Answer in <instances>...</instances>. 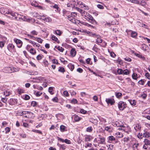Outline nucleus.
I'll list each match as a JSON object with an SVG mask.
<instances>
[{
  "mask_svg": "<svg viewBox=\"0 0 150 150\" xmlns=\"http://www.w3.org/2000/svg\"><path fill=\"white\" fill-rule=\"evenodd\" d=\"M52 63L53 64H58L59 63L58 62L57 60L56 59H53L52 60Z\"/></svg>",
  "mask_w": 150,
  "mask_h": 150,
  "instance_id": "0e129e2a",
  "label": "nucleus"
},
{
  "mask_svg": "<svg viewBox=\"0 0 150 150\" xmlns=\"http://www.w3.org/2000/svg\"><path fill=\"white\" fill-rule=\"evenodd\" d=\"M57 138L58 140L62 142H64L67 144H71V142L70 140L67 139H65V140H64V139L59 137H57Z\"/></svg>",
  "mask_w": 150,
  "mask_h": 150,
  "instance_id": "4468645a",
  "label": "nucleus"
},
{
  "mask_svg": "<svg viewBox=\"0 0 150 150\" xmlns=\"http://www.w3.org/2000/svg\"><path fill=\"white\" fill-rule=\"evenodd\" d=\"M31 104L33 107L36 106L37 105V103L35 101H33L31 102Z\"/></svg>",
  "mask_w": 150,
  "mask_h": 150,
  "instance_id": "8fccbe9b",
  "label": "nucleus"
},
{
  "mask_svg": "<svg viewBox=\"0 0 150 150\" xmlns=\"http://www.w3.org/2000/svg\"><path fill=\"white\" fill-rule=\"evenodd\" d=\"M27 113L26 111L19 110L17 112V113L19 115L23 116L24 115L26 114L25 113Z\"/></svg>",
  "mask_w": 150,
  "mask_h": 150,
  "instance_id": "6ab92c4d",
  "label": "nucleus"
},
{
  "mask_svg": "<svg viewBox=\"0 0 150 150\" xmlns=\"http://www.w3.org/2000/svg\"><path fill=\"white\" fill-rule=\"evenodd\" d=\"M78 11L81 13V16L85 19L86 18L87 16L89 14L80 8H78Z\"/></svg>",
  "mask_w": 150,
  "mask_h": 150,
  "instance_id": "423d86ee",
  "label": "nucleus"
},
{
  "mask_svg": "<svg viewBox=\"0 0 150 150\" xmlns=\"http://www.w3.org/2000/svg\"><path fill=\"white\" fill-rule=\"evenodd\" d=\"M7 49L11 52L15 51V46L12 44H9L7 46Z\"/></svg>",
  "mask_w": 150,
  "mask_h": 150,
  "instance_id": "9b49d317",
  "label": "nucleus"
},
{
  "mask_svg": "<svg viewBox=\"0 0 150 150\" xmlns=\"http://www.w3.org/2000/svg\"><path fill=\"white\" fill-rule=\"evenodd\" d=\"M13 40L16 44L17 46L18 47L21 48L22 47L23 44V42L21 40L16 38H14Z\"/></svg>",
  "mask_w": 150,
  "mask_h": 150,
  "instance_id": "6e6552de",
  "label": "nucleus"
},
{
  "mask_svg": "<svg viewBox=\"0 0 150 150\" xmlns=\"http://www.w3.org/2000/svg\"><path fill=\"white\" fill-rule=\"evenodd\" d=\"M129 101L131 105H136V102L134 100H129Z\"/></svg>",
  "mask_w": 150,
  "mask_h": 150,
  "instance_id": "c756f323",
  "label": "nucleus"
},
{
  "mask_svg": "<svg viewBox=\"0 0 150 150\" xmlns=\"http://www.w3.org/2000/svg\"><path fill=\"white\" fill-rule=\"evenodd\" d=\"M67 127L63 125H62L60 127V129L61 132H63L67 131Z\"/></svg>",
  "mask_w": 150,
  "mask_h": 150,
  "instance_id": "dca6fc26",
  "label": "nucleus"
},
{
  "mask_svg": "<svg viewBox=\"0 0 150 150\" xmlns=\"http://www.w3.org/2000/svg\"><path fill=\"white\" fill-rule=\"evenodd\" d=\"M77 13L76 12H72L71 14V17H73L74 18H75L77 16Z\"/></svg>",
  "mask_w": 150,
  "mask_h": 150,
  "instance_id": "a18cd8bd",
  "label": "nucleus"
},
{
  "mask_svg": "<svg viewBox=\"0 0 150 150\" xmlns=\"http://www.w3.org/2000/svg\"><path fill=\"white\" fill-rule=\"evenodd\" d=\"M105 101L108 104H110L111 105L114 104L115 101L113 98H106Z\"/></svg>",
  "mask_w": 150,
  "mask_h": 150,
  "instance_id": "ddd939ff",
  "label": "nucleus"
},
{
  "mask_svg": "<svg viewBox=\"0 0 150 150\" xmlns=\"http://www.w3.org/2000/svg\"><path fill=\"white\" fill-rule=\"evenodd\" d=\"M108 139L110 141H114L115 140V138L112 136H109L108 138Z\"/></svg>",
  "mask_w": 150,
  "mask_h": 150,
  "instance_id": "a19ab883",
  "label": "nucleus"
},
{
  "mask_svg": "<svg viewBox=\"0 0 150 150\" xmlns=\"http://www.w3.org/2000/svg\"><path fill=\"white\" fill-rule=\"evenodd\" d=\"M105 130L108 132H112L113 128L112 127L110 126H107L105 127Z\"/></svg>",
  "mask_w": 150,
  "mask_h": 150,
  "instance_id": "f3484780",
  "label": "nucleus"
},
{
  "mask_svg": "<svg viewBox=\"0 0 150 150\" xmlns=\"http://www.w3.org/2000/svg\"><path fill=\"white\" fill-rule=\"evenodd\" d=\"M68 18L71 21L74 23L75 22V19L71 17V15H69L68 16Z\"/></svg>",
  "mask_w": 150,
  "mask_h": 150,
  "instance_id": "4be33fe9",
  "label": "nucleus"
},
{
  "mask_svg": "<svg viewBox=\"0 0 150 150\" xmlns=\"http://www.w3.org/2000/svg\"><path fill=\"white\" fill-rule=\"evenodd\" d=\"M3 70L5 73H11L14 71L13 68L11 67L5 68Z\"/></svg>",
  "mask_w": 150,
  "mask_h": 150,
  "instance_id": "1a4fd4ad",
  "label": "nucleus"
},
{
  "mask_svg": "<svg viewBox=\"0 0 150 150\" xmlns=\"http://www.w3.org/2000/svg\"><path fill=\"white\" fill-rule=\"evenodd\" d=\"M30 98V96L28 95H25V98L24 99L25 100H28Z\"/></svg>",
  "mask_w": 150,
  "mask_h": 150,
  "instance_id": "338daca9",
  "label": "nucleus"
},
{
  "mask_svg": "<svg viewBox=\"0 0 150 150\" xmlns=\"http://www.w3.org/2000/svg\"><path fill=\"white\" fill-rule=\"evenodd\" d=\"M144 80L141 79L138 81V83L142 85H143L144 84Z\"/></svg>",
  "mask_w": 150,
  "mask_h": 150,
  "instance_id": "603ef678",
  "label": "nucleus"
},
{
  "mask_svg": "<svg viewBox=\"0 0 150 150\" xmlns=\"http://www.w3.org/2000/svg\"><path fill=\"white\" fill-rule=\"evenodd\" d=\"M11 93L8 90H6L4 92V95L5 96H8Z\"/></svg>",
  "mask_w": 150,
  "mask_h": 150,
  "instance_id": "b1692460",
  "label": "nucleus"
},
{
  "mask_svg": "<svg viewBox=\"0 0 150 150\" xmlns=\"http://www.w3.org/2000/svg\"><path fill=\"white\" fill-rule=\"evenodd\" d=\"M59 68L58 71L60 72H64L65 71L64 68L63 67H59Z\"/></svg>",
  "mask_w": 150,
  "mask_h": 150,
  "instance_id": "c03bdc74",
  "label": "nucleus"
},
{
  "mask_svg": "<svg viewBox=\"0 0 150 150\" xmlns=\"http://www.w3.org/2000/svg\"><path fill=\"white\" fill-rule=\"evenodd\" d=\"M141 127H140L139 125L138 124L136 125H135V127H134L135 129L137 131L138 130L140 129H141Z\"/></svg>",
  "mask_w": 150,
  "mask_h": 150,
  "instance_id": "58836bf2",
  "label": "nucleus"
},
{
  "mask_svg": "<svg viewBox=\"0 0 150 150\" xmlns=\"http://www.w3.org/2000/svg\"><path fill=\"white\" fill-rule=\"evenodd\" d=\"M132 78L135 80H137L138 78V77H137V74L135 73H133L132 74Z\"/></svg>",
  "mask_w": 150,
  "mask_h": 150,
  "instance_id": "c9c22d12",
  "label": "nucleus"
},
{
  "mask_svg": "<svg viewBox=\"0 0 150 150\" xmlns=\"http://www.w3.org/2000/svg\"><path fill=\"white\" fill-rule=\"evenodd\" d=\"M30 33L33 35H37L38 34V32L35 30L32 31Z\"/></svg>",
  "mask_w": 150,
  "mask_h": 150,
  "instance_id": "6e6d98bb",
  "label": "nucleus"
},
{
  "mask_svg": "<svg viewBox=\"0 0 150 150\" xmlns=\"http://www.w3.org/2000/svg\"><path fill=\"white\" fill-rule=\"evenodd\" d=\"M20 135L23 138H25L26 137V135L24 133L20 134Z\"/></svg>",
  "mask_w": 150,
  "mask_h": 150,
  "instance_id": "5fc2aeb1",
  "label": "nucleus"
},
{
  "mask_svg": "<svg viewBox=\"0 0 150 150\" xmlns=\"http://www.w3.org/2000/svg\"><path fill=\"white\" fill-rule=\"evenodd\" d=\"M115 135L116 136V137L120 138L122 137L123 136L122 133L119 132H117L116 133Z\"/></svg>",
  "mask_w": 150,
  "mask_h": 150,
  "instance_id": "c85d7f7f",
  "label": "nucleus"
},
{
  "mask_svg": "<svg viewBox=\"0 0 150 150\" xmlns=\"http://www.w3.org/2000/svg\"><path fill=\"white\" fill-rule=\"evenodd\" d=\"M134 55L137 57L141 58L142 60H144L145 59V57L140 54L135 53Z\"/></svg>",
  "mask_w": 150,
  "mask_h": 150,
  "instance_id": "412c9836",
  "label": "nucleus"
},
{
  "mask_svg": "<svg viewBox=\"0 0 150 150\" xmlns=\"http://www.w3.org/2000/svg\"><path fill=\"white\" fill-rule=\"evenodd\" d=\"M145 76L146 77H147L148 79H150V75L148 73H146L145 74Z\"/></svg>",
  "mask_w": 150,
  "mask_h": 150,
  "instance_id": "774afa93",
  "label": "nucleus"
},
{
  "mask_svg": "<svg viewBox=\"0 0 150 150\" xmlns=\"http://www.w3.org/2000/svg\"><path fill=\"white\" fill-rule=\"evenodd\" d=\"M33 131L34 132H35L38 133H39L40 134H42V132L41 131H40V130H35V129H33Z\"/></svg>",
  "mask_w": 150,
  "mask_h": 150,
  "instance_id": "e2e57ef3",
  "label": "nucleus"
},
{
  "mask_svg": "<svg viewBox=\"0 0 150 150\" xmlns=\"http://www.w3.org/2000/svg\"><path fill=\"white\" fill-rule=\"evenodd\" d=\"M44 79V78L42 77H37L35 78V79L38 80L40 81H43Z\"/></svg>",
  "mask_w": 150,
  "mask_h": 150,
  "instance_id": "3c124183",
  "label": "nucleus"
},
{
  "mask_svg": "<svg viewBox=\"0 0 150 150\" xmlns=\"http://www.w3.org/2000/svg\"><path fill=\"white\" fill-rule=\"evenodd\" d=\"M49 92L52 95L53 94V93H52V91H53V88L52 87H50L48 89Z\"/></svg>",
  "mask_w": 150,
  "mask_h": 150,
  "instance_id": "49530a36",
  "label": "nucleus"
},
{
  "mask_svg": "<svg viewBox=\"0 0 150 150\" xmlns=\"http://www.w3.org/2000/svg\"><path fill=\"white\" fill-rule=\"evenodd\" d=\"M116 96L117 98H119L122 96V94L120 92L115 93Z\"/></svg>",
  "mask_w": 150,
  "mask_h": 150,
  "instance_id": "37998d69",
  "label": "nucleus"
},
{
  "mask_svg": "<svg viewBox=\"0 0 150 150\" xmlns=\"http://www.w3.org/2000/svg\"><path fill=\"white\" fill-rule=\"evenodd\" d=\"M117 72L118 74H123V70L121 69H118Z\"/></svg>",
  "mask_w": 150,
  "mask_h": 150,
  "instance_id": "79ce46f5",
  "label": "nucleus"
},
{
  "mask_svg": "<svg viewBox=\"0 0 150 150\" xmlns=\"http://www.w3.org/2000/svg\"><path fill=\"white\" fill-rule=\"evenodd\" d=\"M142 47L143 50L144 51L147 50L148 47L145 44H142Z\"/></svg>",
  "mask_w": 150,
  "mask_h": 150,
  "instance_id": "a878e982",
  "label": "nucleus"
},
{
  "mask_svg": "<svg viewBox=\"0 0 150 150\" xmlns=\"http://www.w3.org/2000/svg\"><path fill=\"white\" fill-rule=\"evenodd\" d=\"M55 32L57 35H60L61 34V32L60 30H57L55 31Z\"/></svg>",
  "mask_w": 150,
  "mask_h": 150,
  "instance_id": "4d7b16f0",
  "label": "nucleus"
},
{
  "mask_svg": "<svg viewBox=\"0 0 150 150\" xmlns=\"http://www.w3.org/2000/svg\"><path fill=\"white\" fill-rule=\"evenodd\" d=\"M53 7V8L56 9V11H59L60 10V8L58 7V5L56 4H55Z\"/></svg>",
  "mask_w": 150,
  "mask_h": 150,
  "instance_id": "2f4dec72",
  "label": "nucleus"
},
{
  "mask_svg": "<svg viewBox=\"0 0 150 150\" xmlns=\"http://www.w3.org/2000/svg\"><path fill=\"white\" fill-rule=\"evenodd\" d=\"M29 51L30 53L33 55H35L36 53L35 50L34 48H31L30 50Z\"/></svg>",
  "mask_w": 150,
  "mask_h": 150,
  "instance_id": "7c9ffc66",
  "label": "nucleus"
},
{
  "mask_svg": "<svg viewBox=\"0 0 150 150\" xmlns=\"http://www.w3.org/2000/svg\"><path fill=\"white\" fill-rule=\"evenodd\" d=\"M131 32V36L132 38H136L137 35V33L134 31L130 30Z\"/></svg>",
  "mask_w": 150,
  "mask_h": 150,
  "instance_id": "a211bd4d",
  "label": "nucleus"
},
{
  "mask_svg": "<svg viewBox=\"0 0 150 150\" xmlns=\"http://www.w3.org/2000/svg\"><path fill=\"white\" fill-rule=\"evenodd\" d=\"M149 133L146 132L144 134L142 137H149Z\"/></svg>",
  "mask_w": 150,
  "mask_h": 150,
  "instance_id": "864d4df0",
  "label": "nucleus"
},
{
  "mask_svg": "<svg viewBox=\"0 0 150 150\" xmlns=\"http://www.w3.org/2000/svg\"><path fill=\"white\" fill-rule=\"evenodd\" d=\"M87 17L86 19L90 23L93 24H96V21L91 14H89Z\"/></svg>",
  "mask_w": 150,
  "mask_h": 150,
  "instance_id": "20e7f679",
  "label": "nucleus"
},
{
  "mask_svg": "<svg viewBox=\"0 0 150 150\" xmlns=\"http://www.w3.org/2000/svg\"><path fill=\"white\" fill-rule=\"evenodd\" d=\"M71 55L72 57H74L76 54V51L74 48H72L70 51Z\"/></svg>",
  "mask_w": 150,
  "mask_h": 150,
  "instance_id": "aec40b11",
  "label": "nucleus"
},
{
  "mask_svg": "<svg viewBox=\"0 0 150 150\" xmlns=\"http://www.w3.org/2000/svg\"><path fill=\"white\" fill-rule=\"evenodd\" d=\"M97 39L96 40V43L99 45V43H102V44L100 45L101 46L105 47L107 45V43L105 41L103 42V40L98 35H97L96 36Z\"/></svg>",
  "mask_w": 150,
  "mask_h": 150,
  "instance_id": "7ed1b4c3",
  "label": "nucleus"
},
{
  "mask_svg": "<svg viewBox=\"0 0 150 150\" xmlns=\"http://www.w3.org/2000/svg\"><path fill=\"white\" fill-rule=\"evenodd\" d=\"M24 91L21 88H18L17 89V92L19 94H21L22 93H23Z\"/></svg>",
  "mask_w": 150,
  "mask_h": 150,
  "instance_id": "e433bc0d",
  "label": "nucleus"
},
{
  "mask_svg": "<svg viewBox=\"0 0 150 150\" xmlns=\"http://www.w3.org/2000/svg\"><path fill=\"white\" fill-rule=\"evenodd\" d=\"M118 106L119 109L121 111L123 110L126 107V105H125V103L122 101H120L118 103Z\"/></svg>",
  "mask_w": 150,
  "mask_h": 150,
  "instance_id": "39448f33",
  "label": "nucleus"
},
{
  "mask_svg": "<svg viewBox=\"0 0 150 150\" xmlns=\"http://www.w3.org/2000/svg\"><path fill=\"white\" fill-rule=\"evenodd\" d=\"M11 16L14 17L16 20L20 21L22 20L23 21H27L28 18L25 16L18 14L13 11V12L11 13Z\"/></svg>",
  "mask_w": 150,
  "mask_h": 150,
  "instance_id": "f257e3e1",
  "label": "nucleus"
},
{
  "mask_svg": "<svg viewBox=\"0 0 150 150\" xmlns=\"http://www.w3.org/2000/svg\"><path fill=\"white\" fill-rule=\"evenodd\" d=\"M7 98H2L1 99V101L4 103H5V106L6 107V102L7 101Z\"/></svg>",
  "mask_w": 150,
  "mask_h": 150,
  "instance_id": "4c0bfd02",
  "label": "nucleus"
},
{
  "mask_svg": "<svg viewBox=\"0 0 150 150\" xmlns=\"http://www.w3.org/2000/svg\"><path fill=\"white\" fill-rule=\"evenodd\" d=\"M56 48L59 50V51L63 52L64 50V49L62 47L60 46H58L56 47Z\"/></svg>",
  "mask_w": 150,
  "mask_h": 150,
  "instance_id": "ea45409f",
  "label": "nucleus"
},
{
  "mask_svg": "<svg viewBox=\"0 0 150 150\" xmlns=\"http://www.w3.org/2000/svg\"><path fill=\"white\" fill-rule=\"evenodd\" d=\"M31 5L35 7H41L40 6H39L38 4L35 1H33L31 3Z\"/></svg>",
  "mask_w": 150,
  "mask_h": 150,
  "instance_id": "bb28decb",
  "label": "nucleus"
},
{
  "mask_svg": "<svg viewBox=\"0 0 150 150\" xmlns=\"http://www.w3.org/2000/svg\"><path fill=\"white\" fill-rule=\"evenodd\" d=\"M80 111L81 113L83 114H85L87 112L86 111L84 110L83 109H81L80 110Z\"/></svg>",
  "mask_w": 150,
  "mask_h": 150,
  "instance_id": "052dcab7",
  "label": "nucleus"
},
{
  "mask_svg": "<svg viewBox=\"0 0 150 150\" xmlns=\"http://www.w3.org/2000/svg\"><path fill=\"white\" fill-rule=\"evenodd\" d=\"M59 146L61 150H64L66 149V146L64 144H60Z\"/></svg>",
  "mask_w": 150,
  "mask_h": 150,
  "instance_id": "f704fd0d",
  "label": "nucleus"
},
{
  "mask_svg": "<svg viewBox=\"0 0 150 150\" xmlns=\"http://www.w3.org/2000/svg\"><path fill=\"white\" fill-rule=\"evenodd\" d=\"M84 25H86V26H87L88 27H93V26H92V25H91L87 23H86V22H84L83 23V24Z\"/></svg>",
  "mask_w": 150,
  "mask_h": 150,
  "instance_id": "bf43d9fd",
  "label": "nucleus"
},
{
  "mask_svg": "<svg viewBox=\"0 0 150 150\" xmlns=\"http://www.w3.org/2000/svg\"><path fill=\"white\" fill-rule=\"evenodd\" d=\"M100 139L99 141H100V143L101 144H103L105 142V139L103 137H100L99 138Z\"/></svg>",
  "mask_w": 150,
  "mask_h": 150,
  "instance_id": "473e14b6",
  "label": "nucleus"
},
{
  "mask_svg": "<svg viewBox=\"0 0 150 150\" xmlns=\"http://www.w3.org/2000/svg\"><path fill=\"white\" fill-rule=\"evenodd\" d=\"M123 74L125 75H128L129 74V72L127 69H126L123 71Z\"/></svg>",
  "mask_w": 150,
  "mask_h": 150,
  "instance_id": "09e8293b",
  "label": "nucleus"
},
{
  "mask_svg": "<svg viewBox=\"0 0 150 150\" xmlns=\"http://www.w3.org/2000/svg\"><path fill=\"white\" fill-rule=\"evenodd\" d=\"M52 40L54 41H57L58 39L55 36L53 35L52 37Z\"/></svg>",
  "mask_w": 150,
  "mask_h": 150,
  "instance_id": "69168bd1",
  "label": "nucleus"
},
{
  "mask_svg": "<svg viewBox=\"0 0 150 150\" xmlns=\"http://www.w3.org/2000/svg\"><path fill=\"white\" fill-rule=\"evenodd\" d=\"M33 45L34 46L36 47H39L40 45L39 44L35 42H33Z\"/></svg>",
  "mask_w": 150,
  "mask_h": 150,
  "instance_id": "13d9d810",
  "label": "nucleus"
},
{
  "mask_svg": "<svg viewBox=\"0 0 150 150\" xmlns=\"http://www.w3.org/2000/svg\"><path fill=\"white\" fill-rule=\"evenodd\" d=\"M10 128L9 127H6L5 128V130L6 131V133H7L9 132L10 131Z\"/></svg>",
  "mask_w": 150,
  "mask_h": 150,
  "instance_id": "680f3d73",
  "label": "nucleus"
},
{
  "mask_svg": "<svg viewBox=\"0 0 150 150\" xmlns=\"http://www.w3.org/2000/svg\"><path fill=\"white\" fill-rule=\"evenodd\" d=\"M0 12L2 14L7 16L6 14H10L11 15V13L13 12V11H9V10L6 8H1L0 9Z\"/></svg>",
  "mask_w": 150,
  "mask_h": 150,
  "instance_id": "f03ea898",
  "label": "nucleus"
},
{
  "mask_svg": "<svg viewBox=\"0 0 150 150\" xmlns=\"http://www.w3.org/2000/svg\"><path fill=\"white\" fill-rule=\"evenodd\" d=\"M73 117L75 122H78L81 119V117H79L77 115L75 114L74 115Z\"/></svg>",
  "mask_w": 150,
  "mask_h": 150,
  "instance_id": "2eb2a0df",
  "label": "nucleus"
},
{
  "mask_svg": "<svg viewBox=\"0 0 150 150\" xmlns=\"http://www.w3.org/2000/svg\"><path fill=\"white\" fill-rule=\"evenodd\" d=\"M127 80L128 83L133 86L134 85L135 83L134 82H132L130 78H127Z\"/></svg>",
  "mask_w": 150,
  "mask_h": 150,
  "instance_id": "5701e85b",
  "label": "nucleus"
},
{
  "mask_svg": "<svg viewBox=\"0 0 150 150\" xmlns=\"http://www.w3.org/2000/svg\"><path fill=\"white\" fill-rule=\"evenodd\" d=\"M42 20L44 21L45 22H50L52 21V19L50 17H47L44 15H42L40 18Z\"/></svg>",
  "mask_w": 150,
  "mask_h": 150,
  "instance_id": "9d476101",
  "label": "nucleus"
},
{
  "mask_svg": "<svg viewBox=\"0 0 150 150\" xmlns=\"http://www.w3.org/2000/svg\"><path fill=\"white\" fill-rule=\"evenodd\" d=\"M131 2L138 4L140 3V1L139 0H132Z\"/></svg>",
  "mask_w": 150,
  "mask_h": 150,
  "instance_id": "de8ad7c7",
  "label": "nucleus"
},
{
  "mask_svg": "<svg viewBox=\"0 0 150 150\" xmlns=\"http://www.w3.org/2000/svg\"><path fill=\"white\" fill-rule=\"evenodd\" d=\"M8 103L11 105H13L16 104L17 103L16 99L14 98H11L8 100Z\"/></svg>",
  "mask_w": 150,
  "mask_h": 150,
  "instance_id": "f8f14e48",
  "label": "nucleus"
},
{
  "mask_svg": "<svg viewBox=\"0 0 150 150\" xmlns=\"http://www.w3.org/2000/svg\"><path fill=\"white\" fill-rule=\"evenodd\" d=\"M145 144L146 145V146L150 145V141L148 139H145L144 141Z\"/></svg>",
  "mask_w": 150,
  "mask_h": 150,
  "instance_id": "393cba45",
  "label": "nucleus"
},
{
  "mask_svg": "<svg viewBox=\"0 0 150 150\" xmlns=\"http://www.w3.org/2000/svg\"><path fill=\"white\" fill-rule=\"evenodd\" d=\"M68 67L71 69V71H72L74 68V65L71 63L68 64Z\"/></svg>",
  "mask_w": 150,
  "mask_h": 150,
  "instance_id": "cd10ccee",
  "label": "nucleus"
},
{
  "mask_svg": "<svg viewBox=\"0 0 150 150\" xmlns=\"http://www.w3.org/2000/svg\"><path fill=\"white\" fill-rule=\"evenodd\" d=\"M93 130V128L92 127L90 126L87 127L86 129V131L88 132H91Z\"/></svg>",
  "mask_w": 150,
  "mask_h": 150,
  "instance_id": "72a5a7b5",
  "label": "nucleus"
},
{
  "mask_svg": "<svg viewBox=\"0 0 150 150\" xmlns=\"http://www.w3.org/2000/svg\"><path fill=\"white\" fill-rule=\"evenodd\" d=\"M27 113H25V115L24 117L26 118H33L35 116L34 114L29 111H26Z\"/></svg>",
  "mask_w": 150,
  "mask_h": 150,
  "instance_id": "0eeeda50",
  "label": "nucleus"
}]
</instances>
